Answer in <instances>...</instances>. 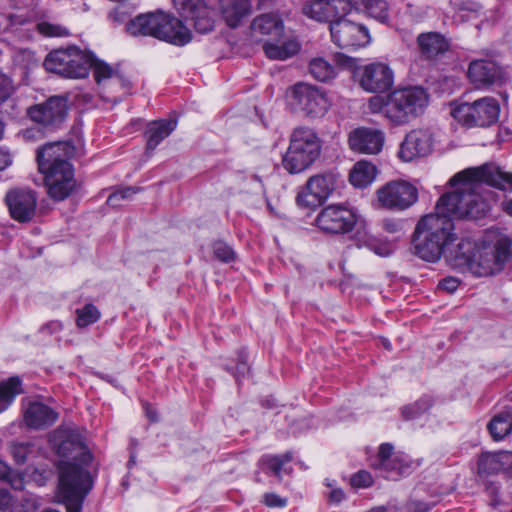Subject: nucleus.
<instances>
[{
	"instance_id": "nucleus-1",
	"label": "nucleus",
	"mask_w": 512,
	"mask_h": 512,
	"mask_svg": "<svg viewBox=\"0 0 512 512\" xmlns=\"http://www.w3.org/2000/svg\"><path fill=\"white\" fill-rule=\"evenodd\" d=\"M449 184L453 191L444 193L436 202L434 212L422 216L414 229V254L427 262L446 257L456 240L454 220H476L484 217L495 201V194L486 188L512 191V172L494 163H485L456 173Z\"/></svg>"
},
{
	"instance_id": "nucleus-2",
	"label": "nucleus",
	"mask_w": 512,
	"mask_h": 512,
	"mask_svg": "<svg viewBox=\"0 0 512 512\" xmlns=\"http://www.w3.org/2000/svg\"><path fill=\"white\" fill-rule=\"evenodd\" d=\"M511 246L512 241L507 236L498 238L493 247L463 239L451 250L447 260L454 267L467 268L475 276L488 277L503 270L512 257Z\"/></svg>"
},
{
	"instance_id": "nucleus-3",
	"label": "nucleus",
	"mask_w": 512,
	"mask_h": 512,
	"mask_svg": "<svg viewBox=\"0 0 512 512\" xmlns=\"http://www.w3.org/2000/svg\"><path fill=\"white\" fill-rule=\"evenodd\" d=\"M73 147L67 142L49 143L38 149L37 162L39 171L44 174L46 186H51L55 194L57 181L61 178L66 180V186L76 185L74 169L69 162Z\"/></svg>"
},
{
	"instance_id": "nucleus-4",
	"label": "nucleus",
	"mask_w": 512,
	"mask_h": 512,
	"mask_svg": "<svg viewBox=\"0 0 512 512\" xmlns=\"http://www.w3.org/2000/svg\"><path fill=\"white\" fill-rule=\"evenodd\" d=\"M321 149V140L312 128L297 127L290 135L289 146L282 158V165L290 174L301 173L319 158Z\"/></svg>"
},
{
	"instance_id": "nucleus-5",
	"label": "nucleus",
	"mask_w": 512,
	"mask_h": 512,
	"mask_svg": "<svg viewBox=\"0 0 512 512\" xmlns=\"http://www.w3.org/2000/svg\"><path fill=\"white\" fill-rule=\"evenodd\" d=\"M428 104V95L419 87L391 92L382 106L383 113L396 125L407 124L421 115Z\"/></svg>"
},
{
	"instance_id": "nucleus-6",
	"label": "nucleus",
	"mask_w": 512,
	"mask_h": 512,
	"mask_svg": "<svg viewBox=\"0 0 512 512\" xmlns=\"http://www.w3.org/2000/svg\"><path fill=\"white\" fill-rule=\"evenodd\" d=\"M58 488L67 512H80L82 502L92 488V480L87 470L64 463L61 465Z\"/></svg>"
},
{
	"instance_id": "nucleus-7",
	"label": "nucleus",
	"mask_w": 512,
	"mask_h": 512,
	"mask_svg": "<svg viewBox=\"0 0 512 512\" xmlns=\"http://www.w3.org/2000/svg\"><path fill=\"white\" fill-rule=\"evenodd\" d=\"M500 114L498 101L493 97H484L472 103L456 105L451 115L467 127H487L497 122Z\"/></svg>"
},
{
	"instance_id": "nucleus-8",
	"label": "nucleus",
	"mask_w": 512,
	"mask_h": 512,
	"mask_svg": "<svg viewBox=\"0 0 512 512\" xmlns=\"http://www.w3.org/2000/svg\"><path fill=\"white\" fill-rule=\"evenodd\" d=\"M50 441L59 456L72 460V462L61 461L58 466L59 472L64 463L74 464L85 470L84 466L92 461V455L81 435L74 430L58 428L51 435Z\"/></svg>"
},
{
	"instance_id": "nucleus-9",
	"label": "nucleus",
	"mask_w": 512,
	"mask_h": 512,
	"mask_svg": "<svg viewBox=\"0 0 512 512\" xmlns=\"http://www.w3.org/2000/svg\"><path fill=\"white\" fill-rule=\"evenodd\" d=\"M358 221L354 208L344 204H331L320 210L316 226L328 234H347L351 232Z\"/></svg>"
},
{
	"instance_id": "nucleus-10",
	"label": "nucleus",
	"mask_w": 512,
	"mask_h": 512,
	"mask_svg": "<svg viewBox=\"0 0 512 512\" xmlns=\"http://www.w3.org/2000/svg\"><path fill=\"white\" fill-rule=\"evenodd\" d=\"M291 97L295 108L309 118L324 116L330 106L323 90L304 82L296 83L291 88Z\"/></svg>"
},
{
	"instance_id": "nucleus-11",
	"label": "nucleus",
	"mask_w": 512,
	"mask_h": 512,
	"mask_svg": "<svg viewBox=\"0 0 512 512\" xmlns=\"http://www.w3.org/2000/svg\"><path fill=\"white\" fill-rule=\"evenodd\" d=\"M380 205L392 211H404L418 200V190L405 180L390 181L377 190Z\"/></svg>"
},
{
	"instance_id": "nucleus-12",
	"label": "nucleus",
	"mask_w": 512,
	"mask_h": 512,
	"mask_svg": "<svg viewBox=\"0 0 512 512\" xmlns=\"http://www.w3.org/2000/svg\"><path fill=\"white\" fill-rule=\"evenodd\" d=\"M329 29L332 42L342 49L364 47L370 42V35L366 26L343 16L331 22Z\"/></svg>"
},
{
	"instance_id": "nucleus-13",
	"label": "nucleus",
	"mask_w": 512,
	"mask_h": 512,
	"mask_svg": "<svg viewBox=\"0 0 512 512\" xmlns=\"http://www.w3.org/2000/svg\"><path fill=\"white\" fill-rule=\"evenodd\" d=\"M28 115L32 121L54 130L65 121L68 115V100L64 96H51L46 101L31 106L28 109Z\"/></svg>"
},
{
	"instance_id": "nucleus-14",
	"label": "nucleus",
	"mask_w": 512,
	"mask_h": 512,
	"mask_svg": "<svg viewBox=\"0 0 512 512\" xmlns=\"http://www.w3.org/2000/svg\"><path fill=\"white\" fill-rule=\"evenodd\" d=\"M355 77L359 85L370 93H382L389 90L394 83V73L385 63L373 62L357 68Z\"/></svg>"
},
{
	"instance_id": "nucleus-15",
	"label": "nucleus",
	"mask_w": 512,
	"mask_h": 512,
	"mask_svg": "<svg viewBox=\"0 0 512 512\" xmlns=\"http://www.w3.org/2000/svg\"><path fill=\"white\" fill-rule=\"evenodd\" d=\"M433 143V135L429 129H413L406 134L402 141L399 157L405 162L425 157L432 152Z\"/></svg>"
},
{
	"instance_id": "nucleus-16",
	"label": "nucleus",
	"mask_w": 512,
	"mask_h": 512,
	"mask_svg": "<svg viewBox=\"0 0 512 512\" xmlns=\"http://www.w3.org/2000/svg\"><path fill=\"white\" fill-rule=\"evenodd\" d=\"M467 75L470 82L478 89L501 84L505 79L502 67L490 59L472 60L468 66Z\"/></svg>"
},
{
	"instance_id": "nucleus-17",
	"label": "nucleus",
	"mask_w": 512,
	"mask_h": 512,
	"mask_svg": "<svg viewBox=\"0 0 512 512\" xmlns=\"http://www.w3.org/2000/svg\"><path fill=\"white\" fill-rule=\"evenodd\" d=\"M303 13L318 22L330 23L350 11L349 0H311L303 6Z\"/></svg>"
},
{
	"instance_id": "nucleus-18",
	"label": "nucleus",
	"mask_w": 512,
	"mask_h": 512,
	"mask_svg": "<svg viewBox=\"0 0 512 512\" xmlns=\"http://www.w3.org/2000/svg\"><path fill=\"white\" fill-rule=\"evenodd\" d=\"M5 202L11 217L19 222H28L35 215L37 198L32 190H10L5 196Z\"/></svg>"
},
{
	"instance_id": "nucleus-19",
	"label": "nucleus",
	"mask_w": 512,
	"mask_h": 512,
	"mask_svg": "<svg viewBox=\"0 0 512 512\" xmlns=\"http://www.w3.org/2000/svg\"><path fill=\"white\" fill-rule=\"evenodd\" d=\"M335 185L336 177L332 173L313 175L307 180L305 189L298 194L297 199L307 205L321 203L331 195Z\"/></svg>"
},
{
	"instance_id": "nucleus-20",
	"label": "nucleus",
	"mask_w": 512,
	"mask_h": 512,
	"mask_svg": "<svg viewBox=\"0 0 512 512\" xmlns=\"http://www.w3.org/2000/svg\"><path fill=\"white\" fill-rule=\"evenodd\" d=\"M384 133L375 128L358 127L348 136V144L352 151L363 154H378L384 145Z\"/></svg>"
},
{
	"instance_id": "nucleus-21",
	"label": "nucleus",
	"mask_w": 512,
	"mask_h": 512,
	"mask_svg": "<svg viewBox=\"0 0 512 512\" xmlns=\"http://www.w3.org/2000/svg\"><path fill=\"white\" fill-rule=\"evenodd\" d=\"M164 22L156 26V38L173 45L184 46L191 41L190 30L182 21L171 14L157 12Z\"/></svg>"
},
{
	"instance_id": "nucleus-22",
	"label": "nucleus",
	"mask_w": 512,
	"mask_h": 512,
	"mask_svg": "<svg viewBox=\"0 0 512 512\" xmlns=\"http://www.w3.org/2000/svg\"><path fill=\"white\" fill-rule=\"evenodd\" d=\"M58 413L41 402H32L24 412L26 425L33 429H45L56 422Z\"/></svg>"
},
{
	"instance_id": "nucleus-23",
	"label": "nucleus",
	"mask_w": 512,
	"mask_h": 512,
	"mask_svg": "<svg viewBox=\"0 0 512 512\" xmlns=\"http://www.w3.org/2000/svg\"><path fill=\"white\" fill-rule=\"evenodd\" d=\"M478 471L488 475L500 472L511 474L512 452L483 453L478 462Z\"/></svg>"
},
{
	"instance_id": "nucleus-24",
	"label": "nucleus",
	"mask_w": 512,
	"mask_h": 512,
	"mask_svg": "<svg viewBox=\"0 0 512 512\" xmlns=\"http://www.w3.org/2000/svg\"><path fill=\"white\" fill-rule=\"evenodd\" d=\"M417 45L423 58L432 60L448 51L449 41L438 32L421 33L417 37Z\"/></svg>"
},
{
	"instance_id": "nucleus-25",
	"label": "nucleus",
	"mask_w": 512,
	"mask_h": 512,
	"mask_svg": "<svg viewBox=\"0 0 512 512\" xmlns=\"http://www.w3.org/2000/svg\"><path fill=\"white\" fill-rule=\"evenodd\" d=\"M219 10L226 24L231 28L239 26L250 13V0H218Z\"/></svg>"
},
{
	"instance_id": "nucleus-26",
	"label": "nucleus",
	"mask_w": 512,
	"mask_h": 512,
	"mask_svg": "<svg viewBox=\"0 0 512 512\" xmlns=\"http://www.w3.org/2000/svg\"><path fill=\"white\" fill-rule=\"evenodd\" d=\"M176 120L160 119L151 121L145 130L146 150L152 152L176 128Z\"/></svg>"
},
{
	"instance_id": "nucleus-27",
	"label": "nucleus",
	"mask_w": 512,
	"mask_h": 512,
	"mask_svg": "<svg viewBox=\"0 0 512 512\" xmlns=\"http://www.w3.org/2000/svg\"><path fill=\"white\" fill-rule=\"evenodd\" d=\"M164 22V18L155 13L139 14L126 23V31L132 36H152L156 38V26Z\"/></svg>"
},
{
	"instance_id": "nucleus-28",
	"label": "nucleus",
	"mask_w": 512,
	"mask_h": 512,
	"mask_svg": "<svg viewBox=\"0 0 512 512\" xmlns=\"http://www.w3.org/2000/svg\"><path fill=\"white\" fill-rule=\"evenodd\" d=\"M251 30L254 37L260 35L278 38L283 34L284 26L277 16L273 14H262L253 20Z\"/></svg>"
},
{
	"instance_id": "nucleus-29",
	"label": "nucleus",
	"mask_w": 512,
	"mask_h": 512,
	"mask_svg": "<svg viewBox=\"0 0 512 512\" xmlns=\"http://www.w3.org/2000/svg\"><path fill=\"white\" fill-rule=\"evenodd\" d=\"M91 69L93 70L94 79L99 86H106L109 81H112L121 87L129 86V82L123 79L116 69L106 62L96 59L94 56Z\"/></svg>"
},
{
	"instance_id": "nucleus-30",
	"label": "nucleus",
	"mask_w": 512,
	"mask_h": 512,
	"mask_svg": "<svg viewBox=\"0 0 512 512\" xmlns=\"http://www.w3.org/2000/svg\"><path fill=\"white\" fill-rule=\"evenodd\" d=\"M71 53L72 47L50 52L44 61L46 70L69 78V62H74L71 60Z\"/></svg>"
},
{
	"instance_id": "nucleus-31",
	"label": "nucleus",
	"mask_w": 512,
	"mask_h": 512,
	"mask_svg": "<svg viewBox=\"0 0 512 512\" xmlns=\"http://www.w3.org/2000/svg\"><path fill=\"white\" fill-rule=\"evenodd\" d=\"M487 428L495 441L504 439L512 432V410L505 408L495 414L488 423Z\"/></svg>"
},
{
	"instance_id": "nucleus-32",
	"label": "nucleus",
	"mask_w": 512,
	"mask_h": 512,
	"mask_svg": "<svg viewBox=\"0 0 512 512\" xmlns=\"http://www.w3.org/2000/svg\"><path fill=\"white\" fill-rule=\"evenodd\" d=\"M71 60L75 62H69V78L80 79L88 76L93 65V55L90 53L83 52L77 47H72Z\"/></svg>"
},
{
	"instance_id": "nucleus-33",
	"label": "nucleus",
	"mask_w": 512,
	"mask_h": 512,
	"mask_svg": "<svg viewBox=\"0 0 512 512\" xmlns=\"http://www.w3.org/2000/svg\"><path fill=\"white\" fill-rule=\"evenodd\" d=\"M293 459V453L288 451L282 455H263L259 459L260 468L266 473H272L279 479L282 478V472H286L285 465L291 462Z\"/></svg>"
},
{
	"instance_id": "nucleus-34",
	"label": "nucleus",
	"mask_w": 512,
	"mask_h": 512,
	"mask_svg": "<svg viewBox=\"0 0 512 512\" xmlns=\"http://www.w3.org/2000/svg\"><path fill=\"white\" fill-rule=\"evenodd\" d=\"M300 46L295 40H288L281 44L267 41L263 45L265 55L273 60H286L298 53Z\"/></svg>"
},
{
	"instance_id": "nucleus-35",
	"label": "nucleus",
	"mask_w": 512,
	"mask_h": 512,
	"mask_svg": "<svg viewBox=\"0 0 512 512\" xmlns=\"http://www.w3.org/2000/svg\"><path fill=\"white\" fill-rule=\"evenodd\" d=\"M376 173L377 169L372 163L358 161L350 173V182L356 187H365L375 179Z\"/></svg>"
},
{
	"instance_id": "nucleus-36",
	"label": "nucleus",
	"mask_w": 512,
	"mask_h": 512,
	"mask_svg": "<svg viewBox=\"0 0 512 512\" xmlns=\"http://www.w3.org/2000/svg\"><path fill=\"white\" fill-rule=\"evenodd\" d=\"M21 385V379L17 376L0 383V413L10 406L16 395L22 392Z\"/></svg>"
},
{
	"instance_id": "nucleus-37",
	"label": "nucleus",
	"mask_w": 512,
	"mask_h": 512,
	"mask_svg": "<svg viewBox=\"0 0 512 512\" xmlns=\"http://www.w3.org/2000/svg\"><path fill=\"white\" fill-rule=\"evenodd\" d=\"M309 72L314 79L321 82H327L336 76L335 67L321 57L314 58L310 61Z\"/></svg>"
},
{
	"instance_id": "nucleus-38",
	"label": "nucleus",
	"mask_w": 512,
	"mask_h": 512,
	"mask_svg": "<svg viewBox=\"0 0 512 512\" xmlns=\"http://www.w3.org/2000/svg\"><path fill=\"white\" fill-rule=\"evenodd\" d=\"M356 4L371 17L383 22L388 17V6L385 0H355Z\"/></svg>"
},
{
	"instance_id": "nucleus-39",
	"label": "nucleus",
	"mask_w": 512,
	"mask_h": 512,
	"mask_svg": "<svg viewBox=\"0 0 512 512\" xmlns=\"http://www.w3.org/2000/svg\"><path fill=\"white\" fill-rule=\"evenodd\" d=\"M193 21V26L199 33H207L213 29L214 22L209 16V11L204 4L197 12L185 17Z\"/></svg>"
},
{
	"instance_id": "nucleus-40",
	"label": "nucleus",
	"mask_w": 512,
	"mask_h": 512,
	"mask_svg": "<svg viewBox=\"0 0 512 512\" xmlns=\"http://www.w3.org/2000/svg\"><path fill=\"white\" fill-rule=\"evenodd\" d=\"M432 398L424 396L413 404L407 405L402 408V416L406 420H412L419 417L424 412L428 411L432 406Z\"/></svg>"
},
{
	"instance_id": "nucleus-41",
	"label": "nucleus",
	"mask_w": 512,
	"mask_h": 512,
	"mask_svg": "<svg viewBox=\"0 0 512 512\" xmlns=\"http://www.w3.org/2000/svg\"><path fill=\"white\" fill-rule=\"evenodd\" d=\"M76 314V324L79 328H84L97 322L101 315L98 308L91 303L86 304L80 309H77Z\"/></svg>"
},
{
	"instance_id": "nucleus-42",
	"label": "nucleus",
	"mask_w": 512,
	"mask_h": 512,
	"mask_svg": "<svg viewBox=\"0 0 512 512\" xmlns=\"http://www.w3.org/2000/svg\"><path fill=\"white\" fill-rule=\"evenodd\" d=\"M394 459H397V461L396 464H394L393 470L390 471L388 468H379L383 472L384 477L390 480H397L400 476L408 474L411 469V463L406 457L396 455Z\"/></svg>"
},
{
	"instance_id": "nucleus-43",
	"label": "nucleus",
	"mask_w": 512,
	"mask_h": 512,
	"mask_svg": "<svg viewBox=\"0 0 512 512\" xmlns=\"http://www.w3.org/2000/svg\"><path fill=\"white\" fill-rule=\"evenodd\" d=\"M0 480L6 481L15 490L23 489V478L0 460Z\"/></svg>"
},
{
	"instance_id": "nucleus-44",
	"label": "nucleus",
	"mask_w": 512,
	"mask_h": 512,
	"mask_svg": "<svg viewBox=\"0 0 512 512\" xmlns=\"http://www.w3.org/2000/svg\"><path fill=\"white\" fill-rule=\"evenodd\" d=\"M34 446L29 442L13 443L10 446V453L18 464H23L33 454Z\"/></svg>"
},
{
	"instance_id": "nucleus-45",
	"label": "nucleus",
	"mask_w": 512,
	"mask_h": 512,
	"mask_svg": "<svg viewBox=\"0 0 512 512\" xmlns=\"http://www.w3.org/2000/svg\"><path fill=\"white\" fill-rule=\"evenodd\" d=\"M393 446L389 443H383L379 447L378 458L379 464L377 468H388L390 471L394 469L397 459H394Z\"/></svg>"
},
{
	"instance_id": "nucleus-46",
	"label": "nucleus",
	"mask_w": 512,
	"mask_h": 512,
	"mask_svg": "<svg viewBox=\"0 0 512 512\" xmlns=\"http://www.w3.org/2000/svg\"><path fill=\"white\" fill-rule=\"evenodd\" d=\"M172 2L183 17H189L205 4L204 0H172Z\"/></svg>"
},
{
	"instance_id": "nucleus-47",
	"label": "nucleus",
	"mask_w": 512,
	"mask_h": 512,
	"mask_svg": "<svg viewBox=\"0 0 512 512\" xmlns=\"http://www.w3.org/2000/svg\"><path fill=\"white\" fill-rule=\"evenodd\" d=\"M137 192L138 189L131 186L118 189L108 196L106 203L112 207L120 206L122 200L131 198Z\"/></svg>"
},
{
	"instance_id": "nucleus-48",
	"label": "nucleus",
	"mask_w": 512,
	"mask_h": 512,
	"mask_svg": "<svg viewBox=\"0 0 512 512\" xmlns=\"http://www.w3.org/2000/svg\"><path fill=\"white\" fill-rule=\"evenodd\" d=\"M213 254L218 260L225 263L232 262L235 259L234 250L222 241H217L213 244Z\"/></svg>"
},
{
	"instance_id": "nucleus-49",
	"label": "nucleus",
	"mask_w": 512,
	"mask_h": 512,
	"mask_svg": "<svg viewBox=\"0 0 512 512\" xmlns=\"http://www.w3.org/2000/svg\"><path fill=\"white\" fill-rule=\"evenodd\" d=\"M57 182H58L57 189H56V192L58 191L57 194H55V192H53V190L51 189V186H46L48 195L56 201H62L64 199H66L68 196H70V194L76 188V185H70V187L66 186V184H65L66 180H64V178L59 179Z\"/></svg>"
},
{
	"instance_id": "nucleus-50",
	"label": "nucleus",
	"mask_w": 512,
	"mask_h": 512,
	"mask_svg": "<svg viewBox=\"0 0 512 512\" xmlns=\"http://www.w3.org/2000/svg\"><path fill=\"white\" fill-rule=\"evenodd\" d=\"M38 31L48 37H63L68 35L66 28L47 22H42L37 25Z\"/></svg>"
},
{
	"instance_id": "nucleus-51",
	"label": "nucleus",
	"mask_w": 512,
	"mask_h": 512,
	"mask_svg": "<svg viewBox=\"0 0 512 512\" xmlns=\"http://www.w3.org/2000/svg\"><path fill=\"white\" fill-rule=\"evenodd\" d=\"M39 503L35 497H27L12 506L11 512H37Z\"/></svg>"
},
{
	"instance_id": "nucleus-52",
	"label": "nucleus",
	"mask_w": 512,
	"mask_h": 512,
	"mask_svg": "<svg viewBox=\"0 0 512 512\" xmlns=\"http://www.w3.org/2000/svg\"><path fill=\"white\" fill-rule=\"evenodd\" d=\"M373 483L371 474L367 471H359L351 477V485L356 488H367Z\"/></svg>"
},
{
	"instance_id": "nucleus-53",
	"label": "nucleus",
	"mask_w": 512,
	"mask_h": 512,
	"mask_svg": "<svg viewBox=\"0 0 512 512\" xmlns=\"http://www.w3.org/2000/svg\"><path fill=\"white\" fill-rule=\"evenodd\" d=\"M249 373V366L247 363V354L244 351H241L238 355V363L233 371L234 377L237 382L241 380V378L245 377L246 374Z\"/></svg>"
},
{
	"instance_id": "nucleus-54",
	"label": "nucleus",
	"mask_w": 512,
	"mask_h": 512,
	"mask_svg": "<svg viewBox=\"0 0 512 512\" xmlns=\"http://www.w3.org/2000/svg\"><path fill=\"white\" fill-rule=\"evenodd\" d=\"M13 92V84L9 77L0 74V105L4 103Z\"/></svg>"
},
{
	"instance_id": "nucleus-55",
	"label": "nucleus",
	"mask_w": 512,
	"mask_h": 512,
	"mask_svg": "<svg viewBox=\"0 0 512 512\" xmlns=\"http://www.w3.org/2000/svg\"><path fill=\"white\" fill-rule=\"evenodd\" d=\"M367 246L375 254H377L379 256H382V257L388 256L392 252L391 246L389 244H387V243H380V242H377V241L373 240V241H370L367 244Z\"/></svg>"
},
{
	"instance_id": "nucleus-56",
	"label": "nucleus",
	"mask_w": 512,
	"mask_h": 512,
	"mask_svg": "<svg viewBox=\"0 0 512 512\" xmlns=\"http://www.w3.org/2000/svg\"><path fill=\"white\" fill-rule=\"evenodd\" d=\"M264 503L269 507H285L287 505V499L282 498L275 493H267L264 495Z\"/></svg>"
},
{
	"instance_id": "nucleus-57",
	"label": "nucleus",
	"mask_w": 512,
	"mask_h": 512,
	"mask_svg": "<svg viewBox=\"0 0 512 512\" xmlns=\"http://www.w3.org/2000/svg\"><path fill=\"white\" fill-rule=\"evenodd\" d=\"M459 286V280L454 277H446L442 279L438 284V289L453 293Z\"/></svg>"
},
{
	"instance_id": "nucleus-58",
	"label": "nucleus",
	"mask_w": 512,
	"mask_h": 512,
	"mask_svg": "<svg viewBox=\"0 0 512 512\" xmlns=\"http://www.w3.org/2000/svg\"><path fill=\"white\" fill-rule=\"evenodd\" d=\"M382 226L386 232L395 234L402 230V221L385 219Z\"/></svg>"
},
{
	"instance_id": "nucleus-59",
	"label": "nucleus",
	"mask_w": 512,
	"mask_h": 512,
	"mask_svg": "<svg viewBox=\"0 0 512 512\" xmlns=\"http://www.w3.org/2000/svg\"><path fill=\"white\" fill-rule=\"evenodd\" d=\"M110 18L114 21V22H118V23H121V22H124L128 16V13H127V9L125 6L121 5V6H118L116 9H114L111 13H110Z\"/></svg>"
},
{
	"instance_id": "nucleus-60",
	"label": "nucleus",
	"mask_w": 512,
	"mask_h": 512,
	"mask_svg": "<svg viewBox=\"0 0 512 512\" xmlns=\"http://www.w3.org/2000/svg\"><path fill=\"white\" fill-rule=\"evenodd\" d=\"M429 507L424 502L410 501L406 504L405 512H428Z\"/></svg>"
},
{
	"instance_id": "nucleus-61",
	"label": "nucleus",
	"mask_w": 512,
	"mask_h": 512,
	"mask_svg": "<svg viewBox=\"0 0 512 512\" xmlns=\"http://www.w3.org/2000/svg\"><path fill=\"white\" fill-rule=\"evenodd\" d=\"M345 498V494L341 489H332L329 493L328 499L330 503L339 504Z\"/></svg>"
},
{
	"instance_id": "nucleus-62",
	"label": "nucleus",
	"mask_w": 512,
	"mask_h": 512,
	"mask_svg": "<svg viewBox=\"0 0 512 512\" xmlns=\"http://www.w3.org/2000/svg\"><path fill=\"white\" fill-rule=\"evenodd\" d=\"M11 503V495L6 489H0V510H5Z\"/></svg>"
},
{
	"instance_id": "nucleus-63",
	"label": "nucleus",
	"mask_w": 512,
	"mask_h": 512,
	"mask_svg": "<svg viewBox=\"0 0 512 512\" xmlns=\"http://www.w3.org/2000/svg\"><path fill=\"white\" fill-rule=\"evenodd\" d=\"M11 162V155L7 151L0 150V171L7 168Z\"/></svg>"
},
{
	"instance_id": "nucleus-64",
	"label": "nucleus",
	"mask_w": 512,
	"mask_h": 512,
	"mask_svg": "<svg viewBox=\"0 0 512 512\" xmlns=\"http://www.w3.org/2000/svg\"><path fill=\"white\" fill-rule=\"evenodd\" d=\"M43 331H48L49 333H55L62 330V323L59 321H52L46 324L43 328Z\"/></svg>"
}]
</instances>
